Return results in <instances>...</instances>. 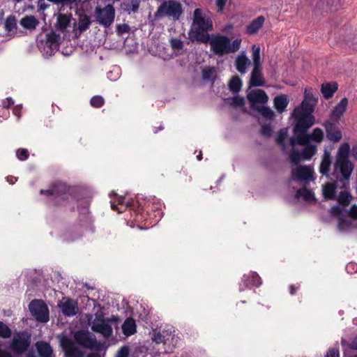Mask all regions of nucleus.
<instances>
[{
    "label": "nucleus",
    "instance_id": "obj_1",
    "mask_svg": "<svg viewBox=\"0 0 357 357\" xmlns=\"http://www.w3.org/2000/svg\"><path fill=\"white\" fill-rule=\"evenodd\" d=\"M296 121L294 136L289 142V145L293 149L289 155V159L294 164L301 160H310L316 153L317 146L308 144V143L312 141L319 144L322 142L324 137L320 128H315L312 133L306 134V131L311 127L307 126V118Z\"/></svg>",
    "mask_w": 357,
    "mask_h": 357
},
{
    "label": "nucleus",
    "instance_id": "obj_2",
    "mask_svg": "<svg viewBox=\"0 0 357 357\" xmlns=\"http://www.w3.org/2000/svg\"><path fill=\"white\" fill-rule=\"evenodd\" d=\"M350 151L348 143L341 144L337 150L334 165L333 176L342 183L343 187L346 186V182L349 180L354 170V165L348 159Z\"/></svg>",
    "mask_w": 357,
    "mask_h": 357
},
{
    "label": "nucleus",
    "instance_id": "obj_3",
    "mask_svg": "<svg viewBox=\"0 0 357 357\" xmlns=\"http://www.w3.org/2000/svg\"><path fill=\"white\" fill-rule=\"evenodd\" d=\"M213 23L208 14L197 8L194 11L193 22L189 32V38L191 40H197L206 43L209 40L208 31L212 29Z\"/></svg>",
    "mask_w": 357,
    "mask_h": 357
},
{
    "label": "nucleus",
    "instance_id": "obj_4",
    "mask_svg": "<svg viewBox=\"0 0 357 357\" xmlns=\"http://www.w3.org/2000/svg\"><path fill=\"white\" fill-rule=\"evenodd\" d=\"M317 100L313 97L310 90L305 89V98L300 106L294 109L292 116L295 120L306 119L308 126H312L314 123V118L312 115L314 110V106Z\"/></svg>",
    "mask_w": 357,
    "mask_h": 357
},
{
    "label": "nucleus",
    "instance_id": "obj_5",
    "mask_svg": "<svg viewBox=\"0 0 357 357\" xmlns=\"http://www.w3.org/2000/svg\"><path fill=\"white\" fill-rule=\"evenodd\" d=\"M209 43L211 50L214 54L223 55L238 50L241 46V39L237 38L231 43L227 37L218 35L212 37Z\"/></svg>",
    "mask_w": 357,
    "mask_h": 357
},
{
    "label": "nucleus",
    "instance_id": "obj_6",
    "mask_svg": "<svg viewBox=\"0 0 357 357\" xmlns=\"http://www.w3.org/2000/svg\"><path fill=\"white\" fill-rule=\"evenodd\" d=\"M252 52L254 68L251 73L250 85L252 86H264L265 82L260 70L261 61L259 46L253 45L252 47Z\"/></svg>",
    "mask_w": 357,
    "mask_h": 357
},
{
    "label": "nucleus",
    "instance_id": "obj_7",
    "mask_svg": "<svg viewBox=\"0 0 357 357\" xmlns=\"http://www.w3.org/2000/svg\"><path fill=\"white\" fill-rule=\"evenodd\" d=\"M114 321V318L105 319L102 315L96 314V317L89 320V323L93 331L101 334L105 338H109L113 333L112 323Z\"/></svg>",
    "mask_w": 357,
    "mask_h": 357
},
{
    "label": "nucleus",
    "instance_id": "obj_8",
    "mask_svg": "<svg viewBox=\"0 0 357 357\" xmlns=\"http://www.w3.org/2000/svg\"><path fill=\"white\" fill-rule=\"evenodd\" d=\"M332 215L338 218V227L341 230L344 229L350 222L344 218L347 214L353 220H357V205L354 204L349 211H344L340 206H334L331 208Z\"/></svg>",
    "mask_w": 357,
    "mask_h": 357
},
{
    "label": "nucleus",
    "instance_id": "obj_9",
    "mask_svg": "<svg viewBox=\"0 0 357 357\" xmlns=\"http://www.w3.org/2000/svg\"><path fill=\"white\" fill-rule=\"evenodd\" d=\"M31 315L38 321L46 323L50 319L49 310L47 305L41 300H33L29 305Z\"/></svg>",
    "mask_w": 357,
    "mask_h": 357
},
{
    "label": "nucleus",
    "instance_id": "obj_10",
    "mask_svg": "<svg viewBox=\"0 0 357 357\" xmlns=\"http://www.w3.org/2000/svg\"><path fill=\"white\" fill-rule=\"evenodd\" d=\"M96 21L104 27H109L114 21L115 10L112 5L104 8L97 7L95 10Z\"/></svg>",
    "mask_w": 357,
    "mask_h": 357
},
{
    "label": "nucleus",
    "instance_id": "obj_11",
    "mask_svg": "<svg viewBox=\"0 0 357 357\" xmlns=\"http://www.w3.org/2000/svg\"><path fill=\"white\" fill-rule=\"evenodd\" d=\"M182 8L178 1H164L157 12L158 17L168 16L178 19L182 13Z\"/></svg>",
    "mask_w": 357,
    "mask_h": 357
},
{
    "label": "nucleus",
    "instance_id": "obj_12",
    "mask_svg": "<svg viewBox=\"0 0 357 357\" xmlns=\"http://www.w3.org/2000/svg\"><path fill=\"white\" fill-rule=\"evenodd\" d=\"M61 43V37L54 32H50L46 36V42L44 44L41 52L45 58H49L56 53L59 50Z\"/></svg>",
    "mask_w": 357,
    "mask_h": 357
},
{
    "label": "nucleus",
    "instance_id": "obj_13",
    "mask_svg": "<svg viewBox=\"0 0 357 357\" xmlns=\"http://www.w3.org/2000/svg\"><path fill=\"white\" fill-rule=\"evenodd\" d=\"M30 342V335L26 333H18L13 336L10 347L14 352L20 354L27 349Z\"/></svg>",
    "mask_w": 357,
    "mask_h": 357
},
{
    "label": "nucleus",
    "instance_id": "obj_14",
    "mask_svg": "<svg viewBox=\"0 0 357 357\" xmlns=\"http://www.w3.org/2000/svg\"><path fill=\"white\" fill-rule=\"evenodd\" d=\"M247 96L253 109H256L261 105H266L268 100V96L261 89L252 90L248 93Z\"/></svg>",
    "mask_w": 357,
    "mask_h": 357
},
{
    "label": "nucleus",
    "instance_id": "obj_15",
    "mask_svg": "<svg viewBox=\"0 0 357 357\" xmlns=\"http://www.w3.org/2000/svg\"><path fill=\"white\" fill-rule=\"evenodd\" d=\"M58 307L62 313L67 317L75 316L79 310L77 303L66 297H63L59 301Z\"/></svg>",
    "mask_w": 357,
    "mask_h": 357
},
{
    "label": "nucleus",
    "instance_id": "obj_16",
    "mask_svg": "<svg viewBox=\"0 0 357 357\" xmlns=\"http://www.w3.org/2000/svg\"><path fill=\"white\" fill-rule=\"evenodd\" d=\"M294 180L307 182L313 178V171L308 166H297L292 169Z\"/></svg>",
    "mask_w": 357,
    "mask_h": 357
},
{
    "label": "nucleus",
    "instance_id": "obj_17",
    "mask_svg": "<svg viewBox=\"0 0 357 357\" xmlns=\"http://www.w3.org/2000/svg\"><path fill=\"white\" fill-rule=\"evenodd\" d=\"M245 287L252 288L259 287L261 284V279L256 272L250 271L245 274L242 278Z\"/></svg>",
    "mask_w": 357,
    "mask_h": 357
},
{
    "label": "nucleus",
    "instance_id": "obj_18",
    "mask_svg": "<svg viewBox=\"0 0 357 357\" xmlns=\"http://www.w3.org/2000/svg\"><path fill=\"white\" fill-rule=\"evenodd\" d=\"M348 105V99L342 98L340 102L334 107L331 113V119L333 121H337L345 112Z\"/></svg>",
    "mask_w": 357,
    "mask_h": 357
},
{
    "label": "nucleus",
    "instance_id": "obj_19",
    "mask_svg": "<svg viewBox=\"0 0 357 357\" xmlns=\"http://www.w3.org/2000/svg\"><path fill=\"white\" fill-rule=\"evenodd\" d=\"M67 187L62 183H57L52 185L49 190H40V194H46L47 196L58 197L66 193Z\"/></svg>",
    "mask_w": 357,
    "mask_h": 357
},
{
    "label": "nucleus",
    "instance_id": "obj_20",
    "mask_svg": "<svg viewBox=\"0 0 357 357\" xmlns=\"http://www.w3.org/2000/svg\"><path fill=\"white\" fill-rule=\"evenodd\" d=\"M250 66V59L246 56L244 52H241L236 59V66L237 70L242 74H245Z\"/></svg>",
    "mask_w": 357,
    "mask_h": 357
},
{
    "label": "nucleus",
    "instance_id": "obj_21",
    "mask_svg": "<svg viewBox=\"0 0 357 357\" xmlns=\"http://www.w3.org/2000/svg\"><path fill=\"white\" fill-rule=\"evenodd\" d=\"M326 131L327 138L334 143L338 142L342 139L340 130L332 124L326 126Z\"/></svg>",
    "mask_w": 357,
    "mask_h": 357
},
{
    "label": "nucleus",
    "instance_id": "obj_22",
    "mask_svg": "<svg viewBox=\"0 0 357 357\" xmlns=\"http://www.w3.org/2000/svg\"><path fill=\"white\" fill-rule=\"evenodd\" d=\"M66 357H82V352L79 349L73 347L68 340L62 341Z\"/></svg>",
    "mask_w": 357,
    "mask_h": 357
},
{
    "label": "nucleus",
    "instance_id": "obj_23",
    "mask_svg": "<svg viewBox=\"0 0 357 357\" xmlns=\"http://www.w3.org/2000/svg\"><path fill=\"white\" fill-rule=\"evenodd\" d=\"M331 165V153L326 150L324 151L322 156L321 162L319 167V172L322 175L328 174L330 167Z\"/></svg>",
    "mask_w": 357,
    "mask_h": 357
},
{
    "label": "nucleus",
    "instance_id": "obj_24",
    "mask_svg": "<svg viewBox=\"0 0 357 357\" xmlns=\"http://www.w3.org/2000/svg\"><path fill=\"white\" fill-rule=\"evenodd\" d=\"M337 90V84L336 82H326L321 84V91L326 99L331 98Z\"/></svg>",
    "mask_w": 357,
    "mask_h": 357
},
{
    "label": "nucleus",
    "instance_id": "obj_25",
    "mask_svg": "<svg viewBox=\"0 0 357 357\" xmlns=\"http://www.w3.org/2000/svg\"><path fill=\"white\" fill-rule=\"evenodd\" d=\"M264 17L259 16L252 20L249 25L247 26L246 33L249 35L256 33L264 23Z\"/></svg>",
    "mask_w": 357,
    "mask_h": 357
},
{
    "label": "nucleus",
    "instance_id": "obj_26",
    "mask_svg": "<svg viewBox=\"0 0 357 357\" xmlns=\"http://www.w3.org/2000/svg\"><path fill=\"white\" fill-rule=\"evenodd\" d=\"M150 335L152 341L156 344L167 343L169 342V337H171V334H168L167 332L162 333L157 330H153L152 332L150 333Z\"/></svg>",
    "mask_w": 357,
    "mask_h": 357
},
{
    "label": "nucleus",
    "instance_id": "obj_27",
    "mask_svg": "<svg viewBox=\"0 0 357 357\" xmlns=\"http://www.w3.org/2000/svg\"><path fill=\"white\" fill-rule=\"evenodd\" d=\"M136 324L133 319L128 318L122 325V331L126 336H130L136 333Z\"/></svg>",
    "mask_w": 357,
    "mask_h": 357
},
{
    "label": "nucleus",
    "instance_id": "obj_28",
    "mask_svg": "<svg viewBox=\"0 0 357 357\" xmlns=\"http://www.w3.org/2000/svg\"><path fill=\"white\" fill-rule=\"evenodd\" d=\"M124 198L121 196H115V197L112 198L111 200V207L113 210L117 211L118 213H121L123 210H125L128 206V203H124Z\"/></svg>",
    "mask_w": 357,
    "mask_h": 357
},
{
    "label": "nucleus",
    "instance_id": "obj_29",
    "mask_svg": "<svg viewBox=\"0 0 357 357\" xmlns=\"http://www.w3.org/2000/svg\"><path fill=\"white\" fill-rule=\"evenodd\" d=\"M20 25L26 29L33 30L38 24V20L33 16H25L20 20Z\"/></svg>",
    "mask_w": 357,
    "mask_h": 357
},
{
    "label": "nucleus",
    "instance_id": "obj_30",
    "mask_svg": "<svg viewBox=\"0 0 357 357\" xmlns=\"http://www.w3.org/2000/svg\"><path fill=\"white\" fill-rule=\"evenodd\" d=\"M288 103L289 100L286 95L278 96L274 98L275 107L280 113H282L285 110Z\"/></svg>",
    "mask_w": 357,
    "mask_h": 357
},
{
    "label": "nucleus",
    "instance_id": "obj_31",
    "mask_svg": "<svg viewBox=\"0 0 357 357\" xmlns=\"http://www.w3.org/2000/svg\"><path fill=\"white\" fill-rule=\"evenodd\" d=\"M36 347L42 357H52V349L49 344L44 342H37Z\"/></svg>",
    "mask_w": 357,
    "mask_h": 357
},
{
    "label": "nucleus",
    "instance_id": "obj_32",
    "mask_svg": "<svg viewBox=\"0 0 357 357\" xmlns=\"http://www.w3.org/2000/svg\"><path fill=\"white\" fill-rule=\"evenodd\" d=\"M217 76V69L206 66L202 69V78L204 81L213 82Z\"/></svg>",
    "mask_w": 357,
    "mask_h": 357
},
{
    "label": "nucleus",
    "instance_id": "obj_33",
    "mask_svg": "<svg viewBox=\"0 0 357 357\" xmlns=\"http://www.w3.org/2000/svg\"><path fill=\"white\" fill-rule=\"evenodd\" d=\"M322 192L326 199H334L336 197V185L327 183L323 186Z\"/></svg>",
    "mask_w": 357,
    "mask_h": 357
},
{
    "label": "nucleus",
    "instance_id": "obj_34",
    "mask_svg": "<svg viewBox=\"0 0 357 357\" xmlns=\"http://www.w3.org/2000/svg\"><path fill=\"white\" fill-rule=\"evenodd\" d=\"M91 24V20L89 16L86 15H81L78 22L77 29L79 30V33H81L85 31Z\"/></svg>",
    "mask_w": 357,
    "mask_h": 357
},
{
    "label": "nucleus",
    "instance_id": "obj_35",
    "mask_svg": "<svg viewBox=\"0 0 357 357\" xmlns=\"http://www.w3.org/2000/svg\"><path fill=\"white\" fill-rule=\"evenodd\" d=\"M4 28L8 35H11L15 33L17 29L16 20L15 17L10 16L6 19L4 23Z\"/></svg>",
    "mask_w": 357,
    "mask_h": 357
},
{
    "label": "nucleus",
    "instance_id": "obj_36",
    "mask_svg": "<svg viewBox=\"0 0 357 357\" xmlns=\"http://www.w3.org/2000/svg\"><path fill=\"white\" fill-rule=\"evenodd\" d=\"M70 19L66 15L60 14L57 17L56 27L61 31L66 30L70 23Z\"/></svg>",
    "mask_w": 357,
    "mask_h": 357
},
{
    "label": "nucleus",
    "instance_id": "obj_37",
    "mask_svg": "<svg viewBox=\"0 0 357 357\" xmlns=\"http://www.w3.org/2000/svg\"><path fill=\"white\" fill-rule=\"evenodd\" d=\"M296 197L297 198H303L304 200L307 202H312L314 200V193L307 189H301L298 190L296 192Z\"/></svg>",
    "mask_w": 357,
    "mask_h": 357
},
{
    "label": "nucleus",
    "instance_id": "obj_38",
    "mask_svg": "<svg viewBox=\"0 0 357 357\" xmlns=\"http://www.w3.org/2000/svg\"><path fill=\"white\" fill-rule=\"evenodd\" d=\"M352 199L351 195L347 190L341 191L337 197V202L343 206H347Z\"/></svg>",
    "mask_w": 357,
    "mask_h": 357
},
{
    "label": "nucleus",
    "instance_id": "obj_39",
    "mask_svg": "<svg viewBox=\"0 0 357 357\" xmlns=\"http://www.w3.org/2000/svg\"><path fill=\"white\" fill-rule=\"evenodd\" d=\"M257 110L265 119H272L274 116L273 111L265 105H261L259 107L257 108Z\"/></svg>",
    "mask_w": 357,
    "mask_h": 357
},
{
    "label": "nucleus",
    "instance_id": "obj_40",
    "mask_svg": "<svg viewBox=\"0 0 357 357\" xmlns=\"http://www.w3.org/2000/svg\"><path fill=\"white\" fill-rule=\"evenodd\" d=\"M241 85V80L238 77H233L229 83L230 90L234 93H237L240 91Z\"/></svg>",
    "mask_w": 357,
    "mask_h": 357
},
{
    "label": "nucleus",
    "instance_id": "obj_41",
    "mask_svg": "<svg viewBox=\"0 0 357 357\" xmlns=\"http://www.w3.org/2000/svg\"><path fill=\"white\" fill-rule=\"evenodd\" d=\"M287 133H288V131H287V129L284 128V129H282L280 130L278 135V137L276 138V141L277 142L282 146V150L284 151L286 148L285 146L283 145V142L284 140L286 139L287 136Z\"/></svg>",
    "mask_w": 357,
    "mask_h": 357
},
{
    "label": "nucleus",
    "instance_id": "obj_42",
    "mask_svg": "<svg viewBox=\"0 0 357 357\" xmlns=\"http://www.w3.org/2000/svg\"><path fill=\"white\" fill-rule=\"evenodd\" d=\"M11 335L10 329L3 322L0 321V336L8 338Z\"/></svg>",
    "mask_w": 357,
    "mask_h": 357
},
{
    "label": "nucleus",
    "instance_id": "obj_43",
    "mask_svg": "<svg viewBox=\"0 0 357 357\" xmlns=\"http://www.w3.org/2000/svg\"><path fill=\"white\" fill-rule=\"evenodd\" d=\"M91 105L94 107H100L104 103V99L102 96H96L91 99Z\"/></svg>",
    "mask_w": 357,
    "mask_h": 357
},
{
    "label": "nucleus",
    "instance_id": "obj_44",
    "mask_svg": "<svg viewBox=\"0 0 357 357\" xmlns=\"http://www.w3.org/2000/svg\"><path fill=\"white\" fill-rule=\"evenodd\" d=\"M16 155L20 160H25L28 158L29 153L25 149H20L16 151Z\"/></svg>",
    "mask_w": 357,
    "mask_h": 357
},
{
    "label": "nucleus",
    "instance_id": "obj_45",
    "mask_svg": "<svg viewBox=\"0 0 357 357\" xmlns=\"http://www.w3.org/2000/svg\"><path fill=\"white\" fill-rule=\"evenodd\" d=\"M119 77V70L117 68H114L112 70L107 73V78L111 81L116 80Z\"/></svg>",
    "mask_w": 357,
    "mask_h": 357
},
{
    "label": "nucleus",
    "instance_id": "obj_46",
    "mask_svg": "<svg viewBox=\"0 0 357 357\" xmlns=\"http://www.w3.org/2000/svg\"><path fill=\"white\" fill-rule=\"evenodd\" d=\"M245 100L243 98L239 97V96H235L231 100V105H234V107H241L244 105Z\"/></svg>",
    "mask_w": 357,
    "mask_h": 357
},
{
    "label": "nucleus",
    "instance_id": "obj_47",
    "mask_svg": "<svg viewBox=\"0 0 357 357\" xmlns=\"http://www.w3.org/2000/svg\"><path fill=\"white\" fill-rule=\"evenodd\" d=\"M130 353L129 347H122L117 352L116 357H128Z\"/></svg>",
    "mask_w": 357,
    "mask_h": 357
},
{
    "label": "nucleus",
    "instance_id": "obj_48",
    "mask_svg": "<svg viewBox=\"0 0 357 357\" xmlns=\"http://www.w3.org/2000/svg\"><path fill=\"white\" fill-rule=\"evenodd\" d=\"M171 45L173 49L181 50L183 47V42L177 38H172L170 40Z\"/></svg>",
    "mask_w": 357,
    "mask_h": 357
},
{
    "label": "nucleus",
    "instance_id": "obj_49",
    "mask_svg": "<svg viewBox=\"0 0 357 357\" xmlns=\"http://www.w3.org/2000/svg\"><path fill=\"white\" fill-rule=\"evenodd\" d=\"M14 103L11 98H6L0 100V106L3 108H8L10 105Z\"/></svg>",
    "mask_w": 357,
    "mask_h": 357
},
{
    "label": "nucleus",
    "instance_id": "obj_50",
    "mask_svg": "<svg viewBox=\"0 0 357 357\" xmlns=\"http://www.w3.org/2000/svg\"><path fill=\"white\" fill-rule=\"evenodd\" d=\"M79 236L78 235H73L72 233H67L64 236V241L66 242H73L77 239H78Z\"/></svg>",
    "mask_w": 357,
    "mask_h": 357
},
{
    "label": "nucleus",
    "instance_id": "obj_51",
    "mask_svg": "<svg viewBox=\"0 0 357 357\" xmlns=\"http://www.w3.org/2000/svg\"><path fill=\"white\" fill-rule=\"evenodd\" d=\"M129 29V26L126 24H119L116 26V32L119 34L126 33Z\"/></svg>",
    "mask_w": 357,
    "mask_h": 357
},
{
    "label": "nucleus",
    "instance_id": "obj_52",
    "mask_svg": "<svg viewBox=\"0 0 357 357\" xmlns=\"http://www.w3.org/2000/svg\"><path fill=\"white\" fill-rule=\"evenodd\" d=\"M272 133V128L269 126H264L261 129V134L264 136H270Z\"/></svg>",
    "mask_w": 357,
    "mask_h": 357
},
{
    "label": "nucleus",
    "instance_id": "obj_53",
    "mask_svg": "<svg viewBox=\"0 0 357 357\" xmlns=\"http://www.w3.org/2000/svg\"><path fill=\"white\" fill-rule=\"evenodd\" d=\"M49 7V5L45 3H41L40 5H39V8L38 10V11L40 13V15L43 17V19H45V15L43 14V11L47 8Z\"/></svg>",
    "mask_w": 357,
    "mask_h": 357
},
{
    "label": "nucleus",
    "instance_id": "obj_54",
    "mask_svg": "<svg viewBox=\"0 0 357 357\" xmlns=\"http://www.w3.org/2000/svg\"><path fill=\"white\" fill-rule=\"evenodd\" d=\"M325 357H339L338 351L335 349H330Z\"/></svg>",
    "mask_w": 357,
    "mask_h": 357
},
{
    "label": "nucleus",
    "instance_id": "obj_55",
    "mask_svg": "<svg viewBox=\"0 0 357 357\" xmlns=\"http://www.w3.org/2000/svg\"><path fill=\"white\" fill-rule=\"evenodd\" d=\"M226 1H216V7L218 12L222 11Z\"/></svg>",
    "mask_w": 357,
    "mask_h": 357
},
{
    "label": "nucleus",
    "instance_id": "obj_56",
    "mask_svg": "<svg viewBox=\"0 0 357 357\" xmlns=\"http://www.w3.org/2000/svg\"><path fill=\"white\" fill-rule=\"evenodd\" d=\"M20 107H19L18 106H16L14 109H13V113L15 116H17V118L19 119L20 117Z\"/></svg>",
    "mask_w": 357,
    "mask_h": 357
},
{
    "label": "nucleus",
    "instance_id": "obj_57",
    "mask_svg": "<svg viewBox=\"0 0 357 357\" xmlns=\"http://www.w3.org/2000/svg\"><path fill=\"white\" fill-rule=\"evenodd\" d=\"M133 3L132 5V9H131V11L132 12H135L137 10L138 8H139V3L137 1H132Z\"/></svg>",
    "mask_w": 357,
    "mask_h": 357
},
{
    "label": "nucleus",
    "instance_id": "obj_58",
    "mask_svg": "<svg viewBox=\"0 0 357 357\" xmlns=\"http://www.w3.org/2000/svg\"><path fill=\"white\" fill-rule=\"evenodd\" d=\"M6 179L10 184H14L17 181V178L13 176H8Z\"/></svg>",
    "mask_w": 357,
    "mask_h": 357
},
{
    "label": "nucleus",
    "instance_id": "obj_59",
    "mask_svg": "<svg viewBox=\"0 0 357 357\" xmlns=\"http://www.w3.org/2000/svg\"><path fill=\"white\" fill-rule=\"evenodd\" d=\"M351 348L352 349H357V337L353 340L351 344Z\"/></svg>",
    "mask_w": 357,
    "mask_h": 357
},
{
    "label": "nucleus",
    "instance_id": "obj_60",
    "mask_svg": "<svg viewBox=\"0 0 357 357\" xmlns=\"http://www.w3.org/2000/svg\"><path fill=\"white\" fill-rule=\"evenodd\" d=\"M351 153L352 155L357 160V147H353Z\"/></svg>",
    "mask_w": 357,
    "mask_h": 357
},
{
    "label": "nucleus",
    "instance_id": "obj_61",
    "mask_svg": "<svg viewBox=\"0 0 357 357\" xmlns=\"http://www.w3.org/2000/svg\"><path fill=\"white\" fill-rule=\"evenodd\" d=\"M297 289H298L297 287H295V286H293V285L291 286L290 287V294H292V295L294 294Z\"/></svg>",
    "mask_w": 357,
    "mask_h": 357
},
{
    "label": "nucleus",
    "instance_id": "obj_62",
    "mask_svg": "<svg viewBox=\"0 0 357 357\" xmlns=\"http://www.w3.org/2000/svg\"><path fill=\"white\" fill-rule=\"evenodd\" d=\"M177 340H178V337H175L174 335H173L172 337V342L171 343L176 344Z\"/></svg>",
    "mask_w": 357,
    "mask_h": 357
},
{
    "label": "nucleus",
    "instance_id": "obj_63",
    "mask_svg": "<svg viewBox=\"0 0 357 357\" xmlns=\"http://www.w3.org/2000/svg\"><path fill=\"white\" fill-rule=\"evenodd\" d=\"M26 357H37L34 352H29L26 355Z\"/></svg>",
    "mask_w": 357,
    "mask_h": 357
},
{
    "label": "nucleus",
    "instance_id": "obj_64",
    "mask_svg": "<svg viewBox=\"0 0 357 357\" xmlns=\"http://www.w3.org/2000/svg\"><path fill=\"white\" fill-rule=\"evenodd\" d=\"M87 357H100V356L98 354H91L88 355Z\"/></svg>",
    "mask_w": 357,
    "mask_h": 357
}]
</instances>
